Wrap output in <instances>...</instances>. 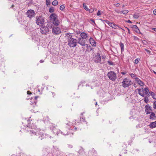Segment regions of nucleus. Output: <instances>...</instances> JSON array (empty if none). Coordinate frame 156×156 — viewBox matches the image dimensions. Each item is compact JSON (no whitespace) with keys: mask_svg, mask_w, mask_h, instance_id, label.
Segmentation results:
<instances>
[{"mask_svg":"<svg viewBox=\"0 0 156 156\" xmlns=\"http://www.w3.org/2000/svg\"><path fill=\"white\" fill-rule=\"evenodd\" d=\"M29 133L31 135H36L39 137H41L42 138H51V136L48 135L44 134V131L41 130L39 128H37L35 129H31L30 130L28 131Z\"/></svg>","mask_w":156,"mask_h":156,"instance_id":"f257e3e1","label":"nucleus"},{"mask_svg":"<svg viewBox=\"0 0 156 156\" xmlns=\"http://www.w3.org/2000/svg\"><path fill=\"white\" fill-rule=\"evenodd\" d=\"M65 36L68 42V45L71 47H75L77 45V41L74 38V36L71 33H66Z\"/></svg>","mask_w":156,"mask_h":156,"instance_id":"f03ea898","label":"nucleus"},{"mask_svg":"<svg viewBox=\"0 0 156 156\" xmlns=\"http://www.w3.org/2000/svg\"><path fill=\"white\" fill-rule=\"evenodd\" d=\"M136 90L138 91V93L142 97L144 98H148L149 97L150 91L147 87L144 89H137Z\"/></svg>","mask_w":156,"mask_h":156,"instance_id":"7ed1b4c3","label":"nucleus"},{"mask_svg":"<svg viewBox=\"0 0 156 156\" xmlns=\"http://www.w3.org/2000/svg\"><path fill=\"white\" fill-rule=\"evenodd\" d=\"M58 16L55 13L51 14L50 16V20L52 21L55 26H58L60 24V21L57 18Z\"/></svg>","mask_w":156,"mask_h":156,"instance_id":"20e7f679","label":"nucleus"},{"mask_svg":"<svg viewBox=\"0 0 156 156\" xmlns=\"http://www.w3.org/2000/svg\"><path fill=\"white\" fill-rule=\"evenodd\" d=\"M36 23L39 26H41L44 23L45 20L44 18L41 16H37L36 17Z\"/></svg>","mask_w":156,"mask_h":156,"instance_id":"39448f33","label":"nucleus"},{"mask_svg":"<svg viewBox=\"0 0 156 156\" xmlns=\"http://www.w3.org/2000/svg\"><path fill=\"white\" fill-rule=\"evenodd\" d=\"M107 76L109 78L113 81H115L117 78L116 73L112 71H110L108 72Z\"/></svg>","mask_w":156,"mask_h":156,"instance_id":"423d86ee","label":"nucleus"},{"mask_svg":"<svg viewBox=\"0 0 156 156\" xmlns=\"http://www.w3.org/2000/svg\"><path fill=\"white\" fill-rule=\"evenodd\" d=\"M122 86L124 87H129L131 84V81L129 79L125 78L122 82Z\"/></svg>","mask_w":156,"mask_h":156,"instance_id":"0eeeda50","label":"nucleus"},{"mask_svg":"<svg viewBox=\"0 0 156 156\" xmlns=\"http://www.w3.org/2000/svg\"><path fill=\"white\" fill-rule=\"evenodd\" d=\"M41 27L40 32L41 34H43L46 35L48 34L49 32V29L47 27L43 25Z\"/></svg>","mask_w":156,"mask_h":156,"instance_id":"6e6552de","label":"nucleus"},{"mask_svg":"<svg viewBox=\"0 0 156 156\" xmlns=\"http://www.w3.org/2000/svg\"><path fill=\"white\" fill-rule=\"evenodd\" d=\"M52 33L55 35H58L61 33V30L60 28L57 27H52Z\"/></svg>","mask_w":156,"mask_h":156,"instance_id":"1a4fd4ad","label":"nucleus"},{"mask_svg":"<svg viewBox=\"0 0 156 156\" xmlns=\"http://www.w3.org/2000/svg\"><path fill=\"white\" fill-rule=\"evenodd\" d=\"M26 15L28 17L31 19L34 17L35 13L34 10L30 9L28 10L26 12Z\"/></svg>","mask_w":156,"mask_h":156,"instance_id":"9d476101","label":"nucleus"},{"mask_svg":"<svg viewBox=\"0 0 156 156\" xmlns=\"http://www.w3.org/2000/svg\"><path fill=\"white\" fill-rule=\"evenodd\" d=\"M79 68L81 70H84V71L85 72H87L89 69L87 65H85L84 63H81L80 65Z\"/></svg>","mask_w":156,"mask_h":156,"instance_id":"9b49d317","label":"nucleus"},{"mask_svg":"<svg viewBox=\"0 0 156 156\" xmlns=\"http://www.w3.org/2000/svg\"><path fill=\"white\" fill-rule=\"evenodd\" d=\"M94 62L97 63H99L101 61V58L99 53H98L96 56L94 58Z\"/></svg>","mask_w":156,"mask_h":156,"instance_id":"f8f14e48","label":"nucleus"},{"mask_svg":"<svg viewBox=\"0 0 156 156\" xmlns=\"http://www.w3.org/2000/svg\"><path fill=\"white\" fill-rule=\"evenodd\" d=\"M78 43L83 46H86L87 44H85V41L81 38H80L78 39Z\"/></svg>","mask_w":156,"mask_h":156,"instance_id":"ddd939ff","label":"nucleus"},{"mask_svg":"<svg viewBox=\"0 0 156 156\" xmlns=\"http://www.w3.org/2000/svg\"><path fill=\"white\" fill-rule=\"evenodd\" d=\"M145 111L147 114L151 113V107L148 105H146L145 106Z\"/></svg>","mask_w":156,"mask_h":156,"instance_id":"4468645a","label":"nucleus"},{"mask_svg":"<svg viewBox=\"0 0 156 156\" xmlns=\"http://www.w3.org/2000/svg\"><path fill=\"white\" fill-rule=\"evenodd\" d=\"M136 82L141 86L143 87L144 85V83L141 80L138 78L135 80Z\"/></svg>","mask_w":156,"mask_h":156,"instance_id":"2eb2a0df","label":"nucleus"},{"mask_svg":"<svg viewBox=\"0 0 156 156\" xmlns=\"http://www.w3.org/2000/svg\"><path fill=\"white\" fill-rule=\"evenodd\" d=\"M80 36L81 37V38H83L84 40L86 39L88 37L87 34L85 32H82L81 33Z\"/></svg>","mask_w":156,"mask_h":156,"instance_id":"dca6fc26","label":"nucleus"},{"mask_svg":"<svg viewBox=\"0 0 156 156\" xmlns=\"http://www.w3.org/2000/svg\"><path fill=\"white\" fill-rule=\"evenodd\" d=\"M89 41L90 44L92 46H95L96 45V43L91 37L90 38Z\"/></svg>","mask_w":156,"mask_h":156,"instance_id":"f3484780","label":"nucleus"},{"mask_svg":"<svg viewBox=\"0 0 156 156\" xmlns=\"http://www.w3.org/2000/svg\"><path fill=\"white\" fill-rule=\"evenodd\" d=\"M110 23L111 24V25H110L109 26L113 28L116 29L117 28V27H119L117 25L113 23H111L110 22Z\"/></svg>","mask_w":156,"mask_h":156,"instance_id":"a211bd4d","label":"nucleus"},{"mask_svg":"<svg viewBox=\"0 0 156 156\" xmlns=\"http://www.w3.org/2000/svg\"><path fill=\"white\" fill-rule=\"evenodd\" d=\"M150 127L151 128H153L156 127V121L151 122L149 125Z\"/></svg>","mask_w":156,"mask_h":156,"instance_id":"6ab92c4d","label":"nucleus"},{"mask_svg":"<svg viewBox=\"0 0 156 156\" xmlns=\"http://www.w3.org/2000/svg\"><path fill=\"white\" fill-rule=\"evenodd\" d=\"M37 98H30V104L31 105L33 104L34 103H36Z\"/></svg>","mask_w":156,"mask_h":156,"instance_id":"aec40b11","label":"nucleus"},{"mask_svg":"<svg viewBox=\"0 0 156 156\" xmlns=\"http://www.w3.org/2000/svg\"><path fill=\"white\" fill-rule=\"evenodd\" d=\"M120 44L121 50V53H122V52L124 51V44L122 42H120Z\"/></svg>","mask_w":156,"mask_h":156,"instance_id":"412c9836","label":"nucleus"},{"mask_svg":"<svg viewBox=\"0 0 156 156\" xmlns=\"http://www.w3.org/2000/svg\"><path fill=\"white\" fill-rule=\"evenodd\" d=\"M129 75H130L131 77L133 79H135L136 80V79H137L138 77L137 76L136 74H133V73L129 74Z\"/></svg>","mask_w":156,"mask_h":156,"instance_id":"4be33fe9","label":"nucleus"},{"mask_svg":"<svg viewBox=\"0 0 156 156\" xmlns=\"http://www.w3.org/2000/svg\"><path fill=\"white\" fill-rule=\"evenodd\" d=\"M86 46L87 48V50L88 52H89L92 49V47L90 45H88V44H86Z\"/></svg>","mask_w":156,"mask_h":156,"instance_id":"5701e85b","label":"nucleus"},{"mask_svg":"<svg viewBox=\"0 0 156 156\" xmlns=\"http://www.w3.org/2000/svg\"><path fill=\"white\" fill-rule=\"evenodd\" d=\"M44 88H43L42 87L41 88V90H40L39 88H38L36 90V93H38L40 94H42V92Z\"/></svg>","mask_w":156,"mask_h":156,"instance_id":"b1692460","label":"nucleus"},{"mask_svg":"<svg viewBox=\"0 0 156 156\" xmlns=\"http://www.w3.org/2000/svg\"><path fill=\"white\" fill-rule=\"evenodd\" d=\"M52 131L55 134L58 135V129L55 128H54L52 130Z\"/></svg>","mask_w":156,"mask_h":156,"instance_id":"393cba45","label":"nucleus"},{"mask_svg":"<svg viewBox=\"0 0 156 156\" xmlns=\"http://www.w3.org/2000/svg\"><path fill=\"white\" fill-rule=\"evenodd\" d=\"M128 12H129V11L128 10H125L121 11L119 13L121 14L122 13L124 14H126Z\"/></svg>","mask_w":156,"mask_h":156,"instance_id":"a878e982","label":"nucleus"},{"mask_svg":"<svg viewBox=\"0 0 156 156\" xmlns=\"http://www.w3.org/2000/svg\"><path fill=\"white\" fill-rule=\"evenodd\" d=\"M83 7L84 9L86 11H90V10L89 9L88 7L85 4L83 5Z\"/></svg>","mask_w":156,"mask_h":156,"instance_id":"bb28decb","label":"nucleus"},{"mask_svg":"<svg viewBox=\"0 0 156 156\" xmlns=\"http://www.w3.org/2000/svg\"><path fill=\"white\" fill-rule=\"evenodd\" d=\"M101 20L102 22H103V23L105 22L106 23H107V24H108L109 25H110H110H111V24L110 23V22L108 20H102V19H101Z\"/></svg>","mask_w":156,"mask_h":156,"instance_id":"cd10ccee","label":"nucleus"},{"mask_svg":"<svg viewBox=\"0 0 156 156\" xmlns=\"http://www.w3.org/2000/svg\"><path fill=\"white\" fill-rule=\"evenodd\" d=\"M58 4V2L56 0H54L52 2V4L53 5H56Z\"/></svg>","mask_w":156,"mask_h":156,"instance_id":"c85d7f7f","label":"nucleus"},{"mask_svg":"<svg viewBox=\"0 0 156 156\" xmlns=\"http://www.w3.org/2000/svg\"><path fill=\"white\" fill-rule=\"evenodd\" d=\"M150 95H151L152 98H154V97H155L156 95L154 94V93L152 91L150 92L149 96Z\"/></svg>","mask_w":156,"mask_h":156,"instance_id":"c756f323","label":"nucleus"},{"mask_svg":"<svg viewBox=\"0 0 156 156\" xmlns=\"http://www.w3.org/2000/svg\"><path fill=\"white\" fill-rule=\"evenodd\" d=\"M139 16L138 14H135L133 15V17L135 19H137Z\"/></svg>","mask_w":156,"mask_h":156,"instance_id":"7c9ffc66","label":"nucleus"},{"mask_svg":"<svg viewBox=\"0 0 156 156\" xmlns=\"http://www.w3.org/2000/svg\"><path fill=\"white\" fill-rule=\"evenodd\" d=\"M155 114L154 112H152L151 113V115H150V118L152 119L153 118V117L154 116H155Z\"/></svg>","mask_w":156,"mask_h":156,"instance_id":"2f4dec72","label":"nucleus"},{"mask_svg":"<svg viewBox=\"0 0 156 156\" xmlns=\"http://www.w3.org/2000/svg\"><path fill=\"white\" fill-rule=\"evenodd\" d=\"M61 133L65 135H68V132L65 131H64L63 132H61Z\"/></svg>","mask_w":156,"mask_h":156,"instance_id":"473e14b6","label":"nucleus"},{"mask_svg":"<svg viewBox=\"0 0 156 156\" xmlns=\"http://www.w3.org/2000/svg\"><path fill=\"white\" fill-rule=\"evenodd\" d=\"M54 11V9L53 7H51L49 9V12L50 13L53 12Z\"/></svg>","mask_w":156,"mask_h":156,"instance_id":"72a5a7b5","label":"nucleus"},{"mask_svg":"<svg viewBox=\"0 0 156 156\" xmlns=\"http://www.w3.org/2000/svg\"><path fill=\"white\" fill-rule=\"evenodd\" d=\"M108 63L110 65H113L114 64V63L111 61H108Z\"/></svg>","mask_w":156,"mask_h":156,"instance_id":"f704fd0d","label":"nucleus"},{"mask_svg":"<svg viewBox=\"0 0 156 156\" xmlns=\"http://www.w3.org/2000/svg\"><path fill=\"white\" fill-rule=\"evenodd\" d=\"M65 6L63 5H62L60 7V9L61 10H63Z\"/></svg>","mask_w":156,"mask_h":156,"instance_id":"c9c22d12","label":"nucleus"},{"mask_svg":"<svg viewBox=\"0 0 156 156\" xmlns=\"http://www.w3.org/2000/svg\"><path fill=\"white\" fill-rule=\"evenodd\" d=\"M139 61H140L139 58H136L135 60L134 63L135 64H137L139 62Z\"/></svg>","mask_w":156,"mask_h":156,"instance_id":"e433bc0d","label":"nucleus"},{"mask_svg":"<svg viewBox=\"0 0 156 156\" xmlns=\"http://www.w3.org/2000/svg\"><path fill=\"white\" fill-rule=\"evenodd\" d=\"M153 106L154 108L156 109V101H155L154 103Z\"/></svg>","mask_w":156,"mask_h":156,"instance_id":"4c0bfd02","label":"nucleus"},{"mask_svg":"<svg viewBox=\"0 0 156 156\" xmlns=\"http://www.w3.org/2000/svg\"><path fill=\"white\" fill-rule=\"evenodd\" d=\"M133 27L135 28L136 29H137L138 31H139V30L138 27L136 25H134L133 26Z\"/></svg>","mask_w":156,"mask_h":156,"instance_id":"58836bf2","label":"nucleus"},{"mask_svg":"<svg viewBox=\"0 0 156 156\" xmlns=\"http://www.w3.org/2000/svg\"><path fill=\"white\" fill-rule=\"evenodd\" d=\"M101 14V13L100 10H98V12L97 13V16H99Z\"/></svg>","mask_w":156,"mask_h":156,"instance_id":"ea45409f","label":"nucleus"},{"mask_svg":"<svg viewBox=\"0 0 156 156\" xmlns=\"http://www.w3.org/2000/svg\"><path fill=\"white\" fill-rule=\"evenodd\" d=\"M145 51H147L149 54H150V53L151 52V51L149 50H148L147 49H145Z\"/></svg>","mask_w":156,"mask_h":156,"instance_id":"a19ab883","label":"nucleus"},{"mask_svg":"<svg viewBox=\"0 0 156 156\" xmlns=\"http://www.w3.org/2000/svg\"><path fill=\"white\" fill-rule=\"evenodd\" d=\"M136 127L137 128H138L141 127V125L140 124H138L136 126Z\"/></svg>","mask_w":156,"mask_h":156,"instance_id":"79ce46f5","label":"nucleus"},{"mask_svg":"<svg viewBox=\"0 0 156 156\" xmlns=\"http://www.w3.org/2000/svg\"><path fill=\"white\" fill-rule=\"evenodd\" d=\"M68 147L69 148H73V145H71V144H69L68 146Z\"/></svg>","mask_w":156,"mask_h":156,"instance_id":"37998d69","label":"nucleus"},{"mask_svg":"<svg viewBox=\"0 0 156 156\" xmlns=\"http://www.w3.org/2000/svg\"><path fill=\"white\" fill-rule=\"evenodd\" d=\"M148 98H145L144 101L146 103H147L148 102Z\"/></svg>","mask_w":156,"mask_h":156,"instance_id":"c03bdc74","label":"nucleus"},{"mask_svg":"<svg viewBox=\"0 0 156 156\" xmlns=\"http://www.w3.org/2000/svg\"><path fill=\"white\" fill-rule=\"evenodd\" d=\"M153 12L154 15H156V9H155L154 10Z\"/></svg>","mask_w":156,"mask_h":156,"instance_id":"a18cd8bd","label":"nucleus"},{"mask_svg":"<svg viewBox=\"0 0 156 156\" xmlns=\"http://www.w3.org/2000/svg\"><path fill=\"white\" fill-rule=\"evenodd\" d=\"M32 94V93L29 91H27V94Z\"/></svg>","mask_w":156,"mask_h":156,"instance_id":"49530a36","label":"nucleus"},{"mask_svg":"<svg viewBox=\"0 0 156 156\" xmlns=\"http://www.w3.org/2000/svg\"><path fill=\"white\" fill-rule=\"evenodd\" d=\"M127 22L129 23H132V22L130 20H128L127 21Z\"/></svg>","mask_w":156,"mask_h":156,"instance_id":"de8ad7c7","label":"nucleus"},{"mask_svg":"<svg viewBox=\"0 0 156 156\" xmlns=\"http://www.w3.org/2000/svg\"><path fill=\"white\" fill-rule=\"evenodd\" d=\"M46 2L49 4L50 3V0H46Z\"/></svg>","mask_w":156,"mask_h":156,"instance_id":"09e8293b","label":"nucleus"},{"mask_svg":"<svg viewBox=\"0 0 156 156\" xmlns=\"http://www.w3.org/2000/svg\"><path fill=\"white\" fill-rule=\"evenodd\" d=\"M121 73L122 74V75H124L126 73L125 72H122Z\"/></svg>","mask_w":156,"mask_h":156,"instance_id":"8fccbe9b","label":"nucleus"},{"mask_svg":"<svg viewBox=\"0 0 156 156\" xmlns=\"http://www.w3.org/2000/svg\"><path fill=\"white\" fill-rule=\"evenodd\" d=\"M91 20V21L93 22L94 24H95V21L94 20Z\"/></svg>","mask_w":156,"mask_h":156,"instance_id":"3c124183","label":"nucleus"},{"mask_svg":"<svg viewBox=\"0 0 156 156\" xmlns=\"http://www.w3.org/2000/svg\"><path fill=\"white\" fill-rule=\"evenodd\" d=\"M15 5L13 4V5H12V6H11V8H13V9H15V8H14V7H15Z\"/></svg>","mask_w":156,"mask_h":156,"instance_id":"603ef678","label":"nucleus"},{"mask_svg":"<svg viewBox=\"0 0 156 156\" xmlns=\"http://www.w3.org/2000/svg\"><path fill=\"white\" fill-rule=\"evenodd\" d=\"M127 30H128V32L129 34H130V30H129V28H127Z\"/></svg>","mask_w":156,"mask_h":156,"instance_id":"864d4df0","label":"nucleus"},{"mask_svg":"<svg viewBox=\"0 0 156 156\" xmlns=\"http://www.w3.org/2000/svg\"><path fill=\"white\" fill-rule=\"evenodd\" d=\"M152 30H154L155 31H156V28H152Z\"/></svg>","mask_w":156,"mask_h":156,"instance_id":"5fc2aeb1","label":"nucleus"},{"mask_svg":"<svg viewBox=\"0 0 156 156\" xmlns=\"http://www.w3.org/2000/svg\"><path fill=\"white\" fill-rule=\"evenodd\" d=\"M44 62V61L42 60H41L40 61V63H42V62Z\"/></svg>","mask_w":156,"mask_h":156,"instance_id":"6e6d98bb","label":"nucleus"},{"mask_svg":"<svg viewBox=\"0 0 156 156\" xmlns=\"http://www.w3.org/2000/svg\"><path fill=\"white\" fill-rule=\"evenodd\" d=\"M136 32H137V33H138L139 31H138V30L137 29H136V30H135Z\"/></svg>","mask_w":156,"mask_h":156,"instance_id":"4d7b16f0","label":"nucleus"},{"mask_svg":"<svg viewBox=\"0 0 156 156\" xmlns=\"http://www.w3.org/2000/svg\"><path fill=\"white\" fill-rule=\"evenodd\" d=\"M94 11V10H90V11H89L91 13L92 12H93Z\"/></svg>","mask_w":156,"mask_h":156,"instance_id":"13d9d810","label":"nucleus"},{"mask_svg":"<svg viewBox=\"0 0 156 156\" xmlns=\"http://www.w3.org/2000/svg\"><path fill=\"white\" fill-rule=\"evenodd\" d=\"M77 34H80V31H79L78 32H77Z\"/></svg>","mask_w":156,"mask_h":156,"instance_id":"bf43d9fd","label":"nucleus"},{"mask_svg":"<svg viewBox=\"0 0 156 156\" xmlns=\"http://www.w3.org/2000/svg\"><path fill=\"white\" fill-rule=\"evenodd\" d=\"M153 72L155 74H156V72L153 71Z\"/></svg>","mask_w":156,"mask_h":156,"instance_id":"052dcab7","label":"nucleus"},{"mask_svg":"<svg viewBox=\"0 0 156 156\" xmlns=\"http://www.w3.org/2000/svg\"><path fill=\"white\" fill-rule=\"evenodd\" d=\"M66 124L68 125H70V124H69L68 123H66Z\"/></svg>","mask_w":156,"mask_h":156,"instance_id":"680f3d73","label":"nucleus"},{"mask_svg":"<svg viewBox=\"0 0 156 156\" xmlns=\"http://www.w3.org/2000/svg\"><path fill=\"white\" fill-rule=\"evenodd\" d=\"M82 119L83 120V121H84V120L85 121V119H83V118H82Z\"/></svg>","mask_w":156,"mask_h":156,"instance_id":"e2e57ef3","label":"nucleus"},{"mask_svg":"<svg viewBox=\"0 0 156 156\" xmlns=\"http://www.w3.org/2000/svg\"><path fill=\"white\" fill-rule=\"evenodd\" d=\"M82 121V120H81V118L80 117V121Z\"/></svg>","mask_w":156,"mask_h":156,"instance_id":"0e129e2a","label":"nucleus"},{"mask_svg":"<svg viewBox=\"0 0 156 156\" xmlns=\"http://www.w3.org/2000/svg\"><path fill=\"white\" fill-rule=\"evenodd\" d=\"M46 89L48 90V87H47L46 88Z\"/></svg>","mask_w":156,"mask_h":156,"instance_id":"69168bd1","label":"nucleus"},{"mask_svg":"<svg viewBox=\"0 0 156 156\" xmlns=\"http://www.w3.org/2000/svg\"><path fill=\"white\" fill-rule=\"evenodd\" d=\"M95 105H97V102H96V103H95Z\"/></svg>","mask_w":156,"mask_h":156,"instance_id":"338daca9","label":"nucleus"},{"mask_svg":"<svg viewBox=\"0 0 156 156\" xmlns=\"http://www.w3.org/2000/svg\"><path fill=\"white\" fill-rule=\"evenodd\" d=\"M86 86L87 87V86H89V85L87 84H86Z\"/></svg>","mask_w":156,"mask_h":156,"instance_id":"774afa93","label":"nucleus"}]
</instances>
